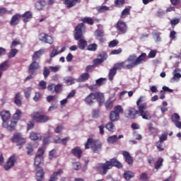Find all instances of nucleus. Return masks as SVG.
<instances>
[{"label": "nucleus", "instance_id": "1", "mask_svg": "<svg viewBox=\"0 0 181 181\" xmlns=\"http://www.w3.org/2000/svg\"><path fill=\"white\" fill-rule=\"evenodd\" d=\"M138 110L134 107H129L125 111L124 115L129 119H135L139 115L143 119H151V114L149 111L145 110L148 108V103L145 102V96H140L136 101Z\"/></svg>", "mask_w": 181, "mask_h": 181}, {"label": "nucleus", "instance_id": "2", "mask_svg": "<svg viewBox=\"0 0 181 181\" xmlns=\"http://www.w3.org/2000/svg\"><path fill=\"white\" fill-rule=\"evenodd\" d=\"M146 59V54L145 52L141 53L138 57H136L135 54L130 55L125 61L127 62V63H129L126 65V69L131 70V69H134V67H136V66L142 64V63L145 62Z\"/></svg>", "mask_w": 181, "mask_h": 181}, {"label": "nucleus", "instance_id": "3", "mask_svg": "<svg viewBox=\"0 0 181 181\" xmlns=\"http://www.w3.org/2000/svg\"><path fill=\"white\" fill-rule=\"evenodd\" d=\"M90 146L94 153H99L103 149L101 141L93 138H88L86 143H85V149H90Z\"/></svg>", "mask_w": 181, "mask_h": 181}, {"label": "nucleus", "instance_id": "4", "mask_svg": "<svg viewBox=\"0 0 181 181\" xmlns=\"http://www.w3.org/2000/svg\"><path fill=\"white\" fill-rule=\"evenodd\" d=\"M31 118L35 122L39 124H45L50 121V117L49 115L43 114L42 111L34 112L31 114Z\"/></svg>", "mask_w": 181, "mask_h": 181}, {"label": "nucleus", "instance_id": "5", "mask_svg": "<svg viewBox=\"0 0 181 181\" xmlns=\"http://www.w3.org/2000/svg\"><path fill=\"white\" fill-rule=\"evenodd\" d=\"M11 141L16 144V146H18L19 149L26 144V139L23 138L21 133H15L11 137Z\"/></svg>", "mask_w": 181, "mask_h": 181}, {"label": "nucleus", "instance_id": "6", "mask_svg": "<svg viewBox=\"0 0 181 181\" xmlns=\"http://www.w3.org/2000/svg\"><path fill=\"white\" fill-rule=\"evenodd\" d=\"M110 169H111V164H110V161L108 160L105 163H99L97 166V170L100 175H107Z\"/></svg>", "mask_w": 181, "mask_h": 181}, {"label": "nucleus", "instance_id": "7", "mask_svg": "<svg viewBox=\"0 0 181 181\" xmlns=\"http://www.w3.org/2000/svg\"><path fill=\"white\" fill-rule=\"evenodd\" d=\"M86 29V25L83 23H81L75 28V33L74 35L75 40H78L83 37V30Z\"/></svg>", "mask_w": 181, "mask_h": 181}, {"label": "nucleus", "instance_id": "8", "mask_svg": "<svg viewBox=\"0 0 181 181\" xmlns=\"http://www.w3.org/2000/svg\"><path fill=\"white\" fill-rule=\"evenodd\" d=\"M115 28L122 35H125L128 32V25L122 21H118L115 25Z\"/></svg>", "mask_w": 181, "mask_h": 181}, {"label": "nucleus", "instance_id": "9", "mask_svg": "<svg viewBox=\"0 0 181 181\" xmlns=\"http://www.w3.org/2000/svg\"><path fill=\"white\" fill-rule=\"evenodd\" d=\"M16 162H18V157H16V156H11L8 158L7 162L4 164V170H9V169H11V168L15 166V163Z\"/></svg>", "mask_w": 181, "mask_h": 181}, {"label": "nucleus", "instance_id": "10", "mask_svg": "<svg viewBox=\"0 0 181 181\" xmlns=\"http://www.w3.org/2000/svg\"><path fill=\"white\" fill-rule=\"evenodd\" d=\"M39 40L43 42V43H47L48 45H53V37L45 33H41L39 35Z\"/></svg>", "mask_w": 181, "mask_h": 181}, {"label": "nucleus", "instance_id": "11", "mask_svg": "<svg viewBox=\"0 0 181 181\" xmlns=\"http://www.w3.org/2000/svg\"><path fill=\"white\" fill-rule=\"evenodd\" d=\"M0 117L2 119V125H6V122L12 118V115L8 110H2L0 112Z\"/></svg>", "mask_w": 181, "mask_h": 181}, {"label": "nucleus", "instance_id": "12", "mask_svg": "<svg viewBox=\"0 0 181 181\" xmlns=\"http://www.w3.org/2000/svg\"><path fill=\"white\" fill-rule=\"evenodd\" d=\"M18 124V121L13 120H8L6 122V124H2L4 128H6L8 131L12 132V131H15V128H16V124Z\"/></svg>", "mask_w": 181, "mask_h": 181}, {"label": "nucleus", "instance_id": "13", "mask_svg": "<svg viewBox=\"0 0 181 181\" xmlns=\"http://www.w3.org/2000/svg\"><path fill=\"white\" fill-rule=\"evenodd\" d=\"M39 69V64L36 62L33 61L28 67V74L33 76L36 74V70Z\"/></svg>", "mask_w": 181, "mask_h": 181}, {"label": "nucleus", "instance_id": "14", "mask_svg": "<svg viewBox=\"0 0 181 181\" xmlns=\"http://www.w3.org/2000/svg\"><path fill=\"white\" fill-rule=\"evenodd\" d=\"M122 155L125 162L128 163L130 166H132V165H134V158L131 156L129 152L124 151L122 152Z\"/></svg>", "mask_w": 181, "mask_h": 181}, {"label": "nucleus", "instance_id": "15", "mask_svg": "<svg viewBox=\"0 0 181 181\" xmlns=\"http://www.w3.org/2000/svg\"><path fill=\"white\" fill-rule=\"evenodd\" d=\"M108 162L110 165V169H112L114 167L117 168V169H122V163L118 161L117 158H111Z\"/></svg>", "mask_w": 181, "mask_h": 181}, {"label": "nucleus", "instance_id": "16", "mask_svg": "<svg viewBox=\"0 0 181 181\" xmlns=\"http://www.w3.org/2000/svg\"><path fill=\"white\" fill-rule=\"evenodd\" d=\"M98 57L93 60V65L98 66V64H101L105 60H107V54L103 53L98 55Z\"/></svg>", "mask_w": 181, "mask_h": 181}, {"label": "nucleus", "instance_id": "17", "mask_svg": "<svg viewBox=\"0 0 181 181\" xmlns=\"http://www.w3.org/2000/svg\"><path fill=\"white\" fill-rule=\"evenodd\" d=\"M80 2H81V0H63L64 5H66L68 9L76 6V5L80 4Z\"/></svg>", "mask_w": 181, "mask_h": 181}, {"label": "nucleus", "instance_id": "18", "mask_svg": "<svg viewBox=\"0 0 181 181\" xmlns=\"http://www.w3.org/2000/svg\"><path fill=\"white\" fill-rule=\"evenodd\" d=\"M21 18L22 16H21L19 13H16L13 16L10 21L11 26H16V25H19V22H21Z\"/></svg>", "mask_w": 181, "mask_h": 181}, {"label": "nucleus", "instance_id": "19", "mask_svg": "<svg viewBox=\"0 0 181 181\" xmlns=\"http://www.w3.org/2000/svg\"><path fill=\"white\" fill-rule=\"evenodd\" d=\"M71 153L75 156V158H78V159L81 158V155H83V150L79 146H76L71 149Z\"/></svg>", "mask_w": 181, "mask_h": 181}, {"label": "nucleus", "instance_id": "20", "mask_svg": "<svg viewBox=\"0 0 181 181\" xmlns=\"http://www.w3.org/2000/svg\"><path fill=\"white\" fill-rule=\"evenodd\" d=\"M94 100H95V94L91 93L84 99V101L87 105H93Z\"/></svg>", "mask_w": 181, "mask_h": 181}, {"label": "nucleus", "instance_id": "21", "mask_svg": "<svg viewBox=\"0 0 181 181\" xmlns=\"http://www.w3.org/2000/svg\"><path fill=\"white\" fill-rule=\"evenodd\" d=\"M95 94V100H96L99 104V107H101L103 105V103H104V94L100 92H96Z\"/></svg>", "mask_w": 181, "mask_h": 181}, {"label": "nucleus", "instance_id": "22", "mask_svg": "<svg viewBox=\"0 0 181 181\" xmlns=\"http://www.w3.org/2000/svg\"><path fill=\"white\" fill-rule=\"evenodd\" d=\"M21 18H23V21L24 23H28L32 18H33V15L32 14V11H25L22 16Z\"/></svg>", "mask_w": 181, "mask_h": 181}, {"label": "nucleus", "instance_id": "23", "mask_svg": "<svg viewBox=\"0 0 181 181\" xmlns=\"http://www.w3.org/2000/svg\"><path fill=\"white\" fill-rule=\"evenodd\" d=\"M43 157H39L37 156H35L34 160V168L35 170H37V169H40V165L43 163Z\"/></svg>", "mask_w": 181, "mask_h": 181}, {"label": "nucleus", "instance_id": "24", "mask_svg": "<svg viewBox=\"0 0 181 181\" xmlns=\"http://www.w3.org/2000/svg\"><path fill=\"white\" fill-rule=\"evenodd\" d=\"M90 78V74L88 72H86L81 74L78 79H76L77 83H84V81H87Z\"/></svg>", "mask_w": 181, "mask_h": 181}, {"label": "nucleus", "instance_id": "25", "mask_svg": "<svg viewBox=\"0 0 181 181\" xmlns=\"http://www.w3.org/2000/svg\"><path fill=\"white\" fill-rule=\"evenodd\" d=\"M36 180L37 181H42L43 179H45V171H43V168L40 167V170H36Z\"/></svg>", "mask_w": 181, "mask_h": 181}, {"label": "nucleus", "instance_id": "26", "mask_svg": "<svg viewBox=\"0 0 181 181\" xmlns=\"http://www.w3.org/2000/svg\"><path fill=\"white\" fill-rule=\"evenodd\" d=\"M30 139L32 141H42V135L39 133L31 132L30 134Z\"/></svg>", "mask_w": 181, "mask_h": 181}, {"label": "nucleus", "instance_id": "27", "mask_svg": "<svg viewBox=\"0 0 181 181\" xmlns=\"http://www.w3.org/2000/svg\"><path fill=\"white\" fill-rule=\"evenodd\" d=\"M163 160L162 157L158 158L154 163V169L159 170V169L163 166Z\"/></svg>", "mask_w": 181, "mask_h": 181}, {"label": "nucleus", "instance_id": "28", "mask_svg": "<svg viewBox=\"0 0 181 181\" xmlns=\"http://www.w3.org/2000/svg\"><path fill=\"white\" fill-rule=\"evenodd\" d=\"M109 118L112 122H116V121H118L119 119V115H118V113H115V112H113V110H112L110 113Z\"/></svg>", "mask_w": 181, "mask_h": 181}, {"label": "nucleus", "instance_id": "29", "mask_svg": "<svg viewBox=\"0 0 181 181\" xmlns=\"http://www.w3.org/2000/svg\"><path fill=\"white\" fill-rule=\"evenodd\" d=\"M76 40H78V48L81 49V50H84V49H86V46H87V41L83 39V37Z\"/></svg>", "mask_w": 181, "mask_h": 181}, {"label": "nucleus", "instance_id": "30", "mask_svg": "<svg viewBox=\"0 0 181 181\" xmlns=\"http://www.w3.org/2000/svg\"><path fill=\"white\" fill-rule=\"evenodd\" d=\"M127 64H128V61H124L120 63L115 64L114 65V68L117 70H121L122 69H125L127 67Z\"/></svg>", "mask_w": 181, "mask_h": 181}, {"label": "nucleus", "instance_id": "31", "mask_svg": "<svg viewBox=\"0 0 181 181\" xmlns=\"http://www.w3.org/2000/svg\"><path fill=\"white\" fill-rule=\"evenodd\" d=\"M115 74H117V69L113 66L109 71L108 80L110 81H112L114 80V77L115 76Z\"/></svg>", "mask_w": 181, "mask_h": 181}, {"label": "nucleus", "instance_id": "32", "mask_svg": "<svg viewBox=\"0 0 181 181\" xmlns=\"http://www.w3.org/2000/svg\"><path fill=\"white\" fill-rule=\"evenodd\" d=\"M63 173V170H59L57 172H54L51 175L49 181L57 180V176H60Z\"/></svg>", "mask_w": 181, "mask_h": 181}, {"label": "nucleus", "instance_id": "33", "mask_svg": "<svg viewBox=\"0 0 181 181\" xmlns=\"http://www.w3.org/2000/svg\"><path fill=\"white\" fill-rule=\"evenodd\" d=\"M14 103L18 105V107H21V105H22V96L21 95V93L16 94Z\"/></svg>", "mask_w": 181, "mask_h": 181}, {"label": "nucleus", "instance_id": "34", "mask_svg": "<svg viewBox=\"0 0 181 181\" xmlns=\"http://www.w3.org/2000/svg\"><path fill=\"white\" fill-rule=\"evenodd\" d=\"M105 108L107 111L110 110H112V107H114V100L109 99L105 103Z\"/></svg>", "mask_w": 181, "mask_h": 181}, {"label": "nucleus", "instance_id": "35", "mask_svg": "<svg viewBox=\"0 0 181 181\" xmlns=\"http://www.w3.org/2000/svg\"><path fill=\"white\" fill-rule=\"evenodd\" d=\"M81 22H83V23H87L88 25H94V19L90 17H84L81 18Z\"/></svg>", "mask_w": 181, "mask_h": 181}, {"label": "nucleus", "instance_id": "36", "mask_svg": "<svg viewBox=\"0 0 181 181\" xmlns=\"http://www.w3.org/2000/svg\"><path fill=\"white\" fill-rule=\"evenodd\" d=\"M135 174L132 171H124V178L126 180H129L130 179H132V177H134Z\"/></svg>", "mask_w": 181, "mask_h": 181}, {"label": "nucleus", "instance_id": "37", "mask_svg": "<svg viewBox=\"0 0 181 181\" xmlns=\"http://www.w3.org/2000/svg\"><path fill=\"white\" fill-rule=\"evenodd\" d=\"M22 115V111L21 110L17 109L16 112L13 115V121H19L21 119V116Z\"/></svg>", "mask_w": 181, "mask_h": 181}, {"label": "nucleus", "instance_id": "38", "mask_svg": "<svg viewBox=\"0 0 181 181\" xmlns=\"http://www.w3.org/2000/svg\"><path fill=\"white\" fill-rule=\"evenodd\" d=\"M42 54H43V51L40 49L34 52L33 55V62H36V60L40 59V56H42Z\"/></svg>", "mask_w": 181, "mask_h": 181}, {"label": "nucleus", "instance_id": "39", "mask_svg": "<svg viewBox=\"0 0 181 181\" xmlns=\"http://www.w3.org/2000/svg\"><path fill=\"white\" fill-rule=\"evenodd\" d=\"M105 128L110 132H114V129H115V125L114 123H112V122H109L106 124Z\"/></svg>", "mask_w": 181, "mask_h": 181}, {"label": "nucleus", "instance_id": "40", "mask_svg": "<svg viewBox=\"0 0 181 181\" xmlns=\"http://www.w3.org/2000/svg\"><path fill=\"white\" fill-rule=\"evenodd\" d=\"M112 111L116 114H118V115H119V114H124V108H122V106L121 105H116Z\"/></svg>", "mask_w": 181, "mask_h": 181}, {"label": "nucleus", "instance_id": "41", "mask_svg": "<svg viewBox=\"0 0 181 181\" xmlns=\"http://www.w3.org/2000/svg\"><path fill=\"white\" fill-rule=\"evenodd\" d=\"M118 141V136L117 135L110 136L107 138L108 144H115Z\"/></svg>", "mask_w": 181, "mask_h": 181}, {"label": "nucleus", "instance_id": "42", "mask_svg": "<svg viewBox=\"0 0 181 181\" xmlns=\"http://www.w3.org/2000/svg\"><path fill=\"white\" fill-rule=\"evenodd\" d=\"M130 12H131V9L124 8L121 13L120 18L122 19H125V18H127V16H128V15H129Z\"/></svg>", "mask_w": 181, "mask_h": 181}, {"label": "nucleus", "instance_id": "43", "mask_svg": "<svg viewBox=\"0 0 181 181\" xmlns=\"http://www.w3.org/2000/svg\"><path fill=\"white\" fill-rule=\"evenodd\" d=\"M171 120L172 122H177L178 121H180V116L177 113H174L171 116Z\"/></svg>", "mask_w": 181, "mask_h": 181}, {"label": "nucleus", "instance_id": "44", "mask_svg": "<svg viewBox=\"0 0 181 181\" xmlns=\"http://www.w3.org/2000/svg\"><path fill=\"white\" fill-rule=\"evenodd\" d=\"M54 91V93H56V94H59V93H62V91H63V85L62 84L55 85Z\"/></svg>", "mask_w": 181, "mask_h": 181}, {"label": "nucleus", "instance_id": "45", "mask_svg": "<svg viewBox=\"0 0 181 181\" xmlns=\"http://www.w3.org/2000/svg\"><path fill=\"white\" fill-rule=\"evenodd\" d=\"M125 4V0H115V6L117 8H121V6H124Z\"/></svg>", "mask_w": 181, "mask_h": 181}, {"label": "nucleus", "instance_id": "46", "mask_svg": "<svg viewBox=\"0 0 181 181\" xmlns=\"http://www.w3.org/2000/svg\"><path fill=\"white\" fill-rule=\"evenodd\" d=\"M32 93V88L29 87L24 90V95L25 98H30Z\"/></svg>", "mask_w": 181, "mask_h": 181}, {"label": "nucleus", "instance_id": "47", "mask_svg": "<svg viewBox=\"0 0 181 181\" xmlns=\"http://www.w3.org/2000/svg\"><path fill=\"white\" fill-rule=\"evenodd\" d=\"M17 54H18V49L11 48V49L10 50V52L8 53V57L10 59H12V58L15 57V56H16Z\"/></svg>", "mask_w": 181, "mask_h": 181}, {"label": "nucleus", "instance_id": "48", "mask_svg": "<svg viewBox=\"0 0 181 181\" xmlns=\"http://www.w3.org/2000/svg\"><path fill=\"white\" fill-rule=\"evenodd\" d=\"M57 49H59V47L53 48L52 51L49 54V57H51V59H52V57H56V56H57V54H59Z\"/></svg>", "mask_w": 181, "mask_h": 181}, {"label": "nucleus", "instance_id": "49", "mask_svg": "<svg viewBox=\"0 0 181 181\" xmlns=\"http://www.w3.org/2000/svg\"><path fill=\"white\" fill-rule=\"evenodd\" d=\"M180 18H175L170 21V25H171V28L173 29H175V26H176V25H178V23H180Z\"/></svg>", "mask_w": 181, "mask_h": 181}, {"label": "nucleus", "instance_id": "50", "mask_svg": "<svg viewBox=\"0 0 181 181\" xmlns=\"http://www.w3.org/2000/svg\"><path fill=\"white\" fill-rule=\"evenodd\" d=\"M26 149H27V154L32 155V153H33V144H28L26 146Z\"/></svg>", "mask_w": 181, "mask_h": 181}, {"label": "nucleus", "instance_id": "51", "mask_svg": "<svg viewBox=\"0 0 181 181\" xmlns=\"http://www.w3.org/2000/svg\"><path fill=\"white\" fill-rule=\"evenodd\" d=\"M97 11L100 13L106 12V11H110V7L107 6H100L97 8Z\"/></svg>", "mask_w": 181, "mask_h": 181}, {"label": "nucleus", "instance_id": "52", "mask_svg": "<svg viewBox=\"0 0 181 181\" xmlns=\"http://www.w3.org/2000/svg\"><path fill=\"white\" fill-rule=\"evenodd\" d=\"M167 140H168V133H164V134H162L161 136L159 137L158 142L162 144Z\"/></svg>", "mask_w": 181, "mask_h": 181}, {"label": "nucleus", "instance_id": "53", "mask_svg": "<svg viewBox=\"0 0 181 181\" xmlns=\"http://www.w3.org/2000/svg\"><path fill=\"white\" fill-rule=\"evenodd\" d=\"M8 62H4L0 65V71H5V70H8Z\"/></svg>", "mask_w": 181, "mask_h": 181}, {"label": "nucleus", "instance_id": "54", "mask_svg": "<svg viewBox=\"0 0 181 181\" xmlns=\"http://www.w3.org/2000/svg\"><path fill=\"white\" fill-rule=\"evenodd\" d=\"M92 117L93 118H98L100 117V110L94 109L92 110Z\"/></svg>", "mask_w": 181, "mask_h": 181}, {"label": "nucleus", "instance_id": "55", "mask_svg": "<svg viewBox=\"0 0 181 181\" xmlns=\"http://www.w3.org/2000/svg\"><path fill=\"white\" fill-rule=\"evenodd\" d=\"M43 155H45V148H38L35 156L43 158Z\"/></svg>", "mask_w": 181, "mask_h": 181}, {"label": "nucleus", "instance_id": "56", "mask_svg": "<svg viewBox=\"0 0 181 181\" xmlns=\"http://www.w3.org/2000/svg\"><path fill=\"white\" fill-rule=\"evenodd\" d=\"M38 90H46V81H41L38 84Z\"/></svg>", "mask_w": 181, "mask_h": 181}, {"label": "nucleus", "instance_id": "57", "mask_svg": "<svg viewBox=\"0 0 181 181\" xmlns=\"http://www.w3.org/2000/svg\"><path fill=\"white\" fill-rule=\"evenodd\" d=\"M87 50L90 52H95L97 50V44H90L88 46Z\"/></svg>", "mask_w": 181, "mask_h": 181}, {"label": "nucleus", "instance_id": "58", "mask_svg": "<svg viewBox=\"0 0 181 181\" xmlns=\"http://www.w3.org/2000/svg\"><path fill=\"white\" fill-rule=\"evenodd\" d=\"M18 45H21V41L19 40L15 39L11 42V49H14V47H16L18 46Z\"/></svg>", "mask_w": 181, "mask_h": 181}, {"label": "nucleus", "instance_id": "59", "mask_svg": "<svg viewBox=\"0 0 181 181\" xmlns=\"http://www.w3.org/2000/svg\"><path fill=\"white\" fill-rule=\"evenodd\" d=\"M66 86H71V84H74V78L71 76H69L65 81Z\"/></svg>", "mask_w": 181, "mask_h": 181}, {"label": "nucleus", "instance_id": "60", "mask_svg": "<svg viewBox=\"0 0 181 181\" xmlns=\"http://www.w3.org/2000/svg\"><path fill=\"white\" fill-rule=\"evenodd\" d=\"M54 87H55V84L53 83H49L47 86V90L49 91V93H54Z\"/></svg>", "mask_w": 181, "mask_h": 181}, {"label": "nucleus", "instance_id": "61", "mask_svg": "<svg viewBox=\"0 0 181 181\" xmlns=\"http://www.w3.org/2000/svg\"><path fill=\"white\" fill-rule=\"evenodd\" d=\"M73 169H74V170H80V169H81V163L78 162L74 163Z\"/></svg>", "mask_w": 181, "mask_h": 181}, {"label": "nucleus", "instance_id": "62", "mask_svg": "<svg viewBox=\"0 0 181 181\" xmlns=\"http://www.w3.org/2000/svg\"><path fill=\"white\" fill-rule=\"evenodd\" d=\"M49 74H50V71L45 66L43 71V76L45 78H47V77H49Z\"/></svg>", "mask_w": 181, "mask_h": 181}, {"label": "nucleus", "instance_id": "63", "mask_svg": "<svg viewBox=\"0 0 181 181\" xmlns=\"http://www.w3.org/2000/svg\"><path fill=\"white\" fill-rule=\"evenodd\" d=\"M176 35H177L176 31L175 30L171 31L169 35L170 40H175V39H176Z\"/></svg>", "mask_w": 181, "mask_h": 181}, {"label": "nucleus", "instance_id": "64", "mask_svg": "<svg viewBox=\"0 0 181 181\" xmlns=\"http://www.w3.org/2000/svg\"><path fill=\"white\" fill-rule=\"evenodd\" d=\"M118 45V40H113L110 42L109 43V47H115Z\"/></svg>", "mask_w": 181, "mask_h": 181}]
</instances>
